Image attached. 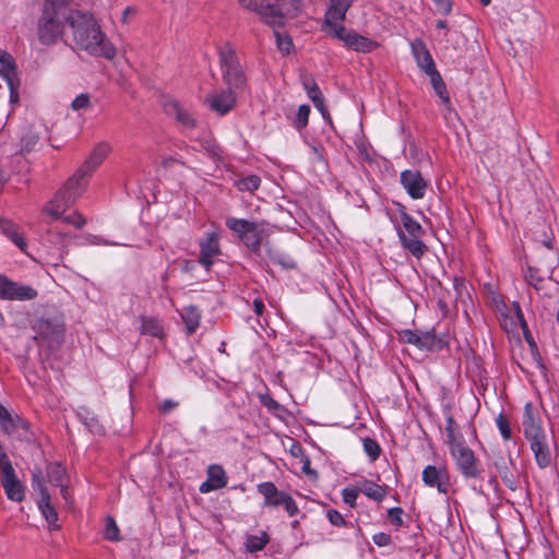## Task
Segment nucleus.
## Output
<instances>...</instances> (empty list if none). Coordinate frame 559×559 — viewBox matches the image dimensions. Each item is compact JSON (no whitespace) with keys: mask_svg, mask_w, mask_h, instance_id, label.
<instances>
[{"mask_svg":"<svg viewBox=\"0 0 559 559\" xmlns=\"http://www.w3.org/2000/svg\"><path fill=\"white\" fill-rule=\"evenodd\" d=\"M423 481L429 487H436L441 493H447L449 490V475L444 467L426 466L423 471Z\"/></svg>","mask_w":559,"mask_h":559,"instance_id":"17","label":"nucleus"},{"mask_svg":"<svg viewBox=\"0 0 559 559\" xmlns=\"http://www.w3.org/2000/svg\"><path fill=\"white\" fill-rule=\"evenodd\" d=\"M513 308H514V312H515V316L518 318V320L520 321L521 325L524 328L526 326V321L524 319V314L521 310V307L519 305V302H514L513 304Z\"/></svg>","mask_w":559,"mask_h":559,"instance_id":"60","label":"nucleus"},{"mask_svg":"<svg viewBox=\"0 0 559 559\" xmlns=\"http://www.w3.org/2000/svg\"><path fill=\"white\" fill-rule=\"evenodd\" d=\"M326 515H328L329 521L333 525H335V526H343V525H345V520H344L343 515L338 511L331 509V510L328 511Z\"/></svg>","mask_w":559,"mask_h":559,"instance_id":"48","label":"nucleus"},{"mask_svg":"<svg viewBox=\"0 0 559 559\" xmlns=\"http://www.w3.org/2000/svg\"><path fill=\"white\" fill-rule=\"evenodd\" d=\"M419 342L417 347L429 348L433 345V336L430 333H419Z\"/></svg>","mask_w":559,"mask_h":559,"instance_id":"52","label":"nucleus"},{"mask_svg":"<svg viewBox=\"0 0 559 559\" xmlns=\"http://www.w3.org/2000/svg\"><path fill=\"white\" fill-rule=\"evenodd\" d=\"M226 225L242 240V242L254 253H259L261 243L266 236L263 224L229 217Z\"/></svg>","mask_w":559,"mask_h":559,"instance_id":"9","label":"nucleus"},{"mask_svg":"<svg viewBox=\"0 0 559 559\" xmlns=\"http://www.w3.org/2000/svg\"><path fill=\"white\" fill-rule=\"evenodd\" d=\"M525 276L531 285H533L535 288H538V283L542 282V278L536 277L532 269L527 270Z\"/></svg>","mask_w":559,"mask_h":559,"instance_id":"57","label":"nucleus"},{"mask_svg":"<svg viewBox=\"0 0 559 559\" xmlns=\"http://www.w3.org/2000/svg\"><path fill=\"white\" fill-rule=\"evenodd\" d=\"M401 183L412 199H423L425 197L428 181L418 170H404L401 173Z\"/></svg>","mask_w":559,"mask_h":559,"instance_id":"15","label":"nucleus"},{"mask_svg":"<svg viewBox=\"0 0 559 559\" xmlns=\"http://www.w3.org/2000/svg\"><path fill=\"white\" fill-rule=\"evenodd\" d=\"M135 14V9L132 8V7H127L123 11V14H122V22L123 23H128V19L130 15H134Z\"/></svg>","mask_w":559,"mask_h":559,"instance_id":"63","label":"nucleus"},{"mask_svg":"<svg viewBox=\"0 0 559 559\" xmlns=\"http://www.w3.org/2000/svg\"><path fill=\"white\" fill-rule=\"evenodd\" d=\"M364 450L371 461H376L381 453L380 445L370 438L364 439Z\"/></svg>","mask_w":559,"mask_h":559,"instance_id":"35","label":"nucleus"},{"mask_svg":"<svg viewBox=\"0 0 559 559\" xmlns=\"http://www.w3.org/2000/svg\"><path fill=\"white\" fill-rule=\"evenodd\" d=\"M282 506L285 508L289 516L296 515L299 511L295 500L289 495H286Z\"/></svg>","mask_w":559,"mask_h":559,"instance_id":"47","label":"nucleus"},{"mask_svg":"<svg viewBox=\"0 0 559 559\" xmlns=\"http://www.w3.org/2000/svg\"><path fill=\"white\" fill-rule=\"evenodd\" d=\"M166 111L168 115H173L176 119L186 128L192 129L195 127V120L191 112L183 108L178 102L170 100L166 105Z\"/></svg>","mask_w":559,"mask_h":559,"instance_id":"22","label":"nucleus"},{"mask_svg":"<svg viewBox=\"0 0 559 559\" xmlns=\"http://www.w3.org/2000/svg\"><path fill=\"white\" fill-rule=\"evenodd\" d=\"M437 10L442 14H449L452 10L451 0H433Z\"/></svg>","mask_w":559,"mask_h":559,"instance_id":"51","label":"nucleus"},{"mask_svg":"<svg viewBox=\"0 0 559 559\" xmlns=\"http://www.w3.org/2000/svg\"><path fill=\"white\" fill-rule=\"evenodd\" d=\"M206 103L212 110L225 115L235 106L236 97L233 91L226 90L207 95Z\"/></svg>","mask_w":559,"mask_h":559,"instance_id":"18","label":"nucleus"},{"mask_svg":"<svg viewBox=\"0 0 559 559\" xmlns=\"http://www.w3.org/2000/svg\"><path fill=\"white\" fill-rule=\"evenodd\" d=\"M219 254V234L216 230H212L206 234L205 239L200 241L199 262L209 271L213 265V259Z\"/></svg>","mask_w":559,"mask_h":559,"instance_id":"16","label":"nucleus"},{"mask_svg":"<svg viewBox=\"0 0 559 559\" xmlns=\"http://www.w3.org/2000/svg\"><path fill=\"white\" fill-rule=\"evenodd\" d=\"M110 151L111 146L108 143H98L79 168L84 169V173L90 176L105 160Z\"/></svg>","mask_w":559,"mask_h":559,"instance_id":"19","label":"nucleus"},{"mask_svg":"<svg viewBox=\"0 0 559 559\" xmlns=\"http://www.w3.org/2000/svg\"><path fill=\"white\" fill-rule=\"evenodd\" d=\"M48 481L55 486L67 484L66 468L59 463H51L47 466Z\"/></svg>","mask_w":559,"mask_h":559,"instance_id":"25","label":"nucleus"},{"mask_svg":"<svg viewBox=\"0 0 559 559\" xmlns=\"http://www.w3.org/2000/svg\"><path fill=\"white\" fill-rule=\"evenodd\" d=\"M412 51L417 66L427 74L436 69L435 61L424 41L417 39L412 43Z\"/></svg>","mask_w":559,"mask_h":559,"instance_id":"21","label":"nucleus"},{"mask_svg":"<svg viewBox=\"0 0 559 559\" xmlns=\"http://www.w3.org/2000/svg\"><path fill=\"white\" fill-rule=\"evenodd\" d=\"M66 23L71 31V47L73 49L108 60L115 58L116 48L102 32L92 14L72 10L67 13Z\"/></svg>","mask_w":559,"mask_h":559,"instance_id":"1","label":"nucleus"},{"mask_svg":"<svg viewBox=\"0 0 559 559\" xmlns=\"http://www.w3.org/2000/svg\"><path fill=\"white\" fill-rule=\"evenodd\" d=\"M401 337L405 343L413 344L415 346H417V343H420L419 332L417 331L405 330L401 333Z\"/></svg>","mask_w":559,"mask_h":559,"instance_id":"46","label":"nucleus"},{"mask_svg":"<svg viewBox=\"0 0 559 559\" xmlns=\"http://www.w3.org/2000/svg\"><path fill=\"white\" fill-rule=\"evenodd\" d=\"M262 403L271 411H276L281 407L280 403L269 395L262 397Z\"/></svg>","mask_w":559,"mask_h":559,"instance_id":"55","label":"nucleus"},{"mask_svg":"<svg viewBox=\"0 0 559 559\" xmlns=\"http://www.w3.org/2000/svg\"><path fill=\"white\" fill-rule=\"evenodd\" d=\"M260 183H261L260 177H258L255 175H250V176H247V177L238 180L236 185L240 191L253 192L257 189H259Z\"/></svg>","mask_w":559,"mask_h":559,"instance_id":"32","label":"nucleus"},{"mask_svg":"<svg viewBox=\"0 0 559 559\" xmlns=\"http://www.w3.org/2000/svg\"><path fill=\"white\" fill-rule=\"evenodd\" d=\"M14 420H15V429H16V432L19 430H23L25 432H27L29 430V423L25 419H23L22 417H20L19 415H15L14 416Z\"/></svg>","mask_w":559,"mask_h":559,"instance_id":"53","label":"nucleus"},{"mask_svg":"<svg viewBox=\"0 0 559 559\" xmlns=\"http://www.w3.org/2000/svg\"><path fill=\"white\" fill-rule=\"evenodd\" d=\"M401 223L402 226L396 229L401 245L419 260L428 250L423 241L425 231L421 225L404 211L401 213Z\"/></svg>","mask_w":559,"mask_h":559,"instance_id":"5","label":"nucleus"},{"mask_svg":"<svg viewBox=\"0 0 559 559\" xmlns=\"http://www.w3.org/2000/svg\"><path fill=\"white\" fill-rule=\"evenodd\" d=\"M270 255L274 262L283 265L285 269H293L296 266V262L289 257L284 258L281 253H274Z\"/></svg>","mask_w":559,"mask_h":559,"instance_id":"45","label":"nucleus"},{"mask_svg":"<svg viewBox=\"0 0 559 559\" xmlns=\"http://www.w3.org/2000/svg\"><path fill=\"white\" fill-rule=\"evenodd\" d=\"M72 0H45V7L60 8L68 5Z\"/></svg>","mask_w":559,"mask_h":559,"instance_id":"58","label":"nucleus"},{"mask_svg":"<svg viewBox=\"0 0 559 559\" xmlns=\"http://www.w3.org/2000/svg\"><path fill=\"white\" fill-rule=\"evenodd\" d=\"M253 308H254V312L258 314V316H261L263 313V310H264V304L261 299L257 298L253 300Z\"/></svg>","mask_w":559,"mask_h":559,"instance_id":"61","label":"nucleus"},{"mask_svg":"<svg viewBox=\"0 0 559 559\" xmlns=\"http://www.w3.org/2000/svg\"><path fill=\"white\" fill-rule=\"evenodd\" d=\"M227 484L225 471L219 465H211L207 469V479L201 484L200 491L203 493L221 489Z\"/></svg>","mask_w":559,"mask_h":559,"instance_id":"20","label":"nucleus"},{"mask_svg":"<svg viewBox=\"0 0 559 559\" xmlns=\"http://www.w3.org/2000/svg\"><path fill=\"white\" fill-rule=\"evenodd\" d=\"M454 424H455V421L452 417H449L447 419V427H445L447 440H445V442L449 447L461 441L460 439H457V437L454 432V429H453Z\"/></svg>","mask_w":559,"mask_h":559,"instance_id":"41","label":"nucleus"},{"mask_svg":"<svg viewBox=\"0 0 559 559\" xmlns=\"http://www.w3.org/2000/svg\"><path fill=\"white\" fill-rule=\"evenodd\" d=\"M359 490L364 495H366L368 498L374 500V501H381L384 499L386 495V490L384 487L370 481V480H364L359 485Z\"/></svg>","mask_w":559,"mask_h":559,"instance_id":"24","label":"nucleus"},{"mask_svg":"<svg viewBox=\"0 0 559 559\" xmlns=\"http://www.w3.org/2000/svg\"><path fill=\"white\" fill-rule=\"evenodd\" d=\"M177 406V403L171 400H166L159 406L160 412L169 413Z\"/></svg>","mask_w":559,"mask_h":559,"instance_id":"59","label":"nucleus"},{"mask_svg":"<svg viewBox=\"0 0 559 559\" xmlns=\"http://www.w3.org/2000/svg\"><path fill=\"white\" fill-rule=\"evenodd\" d=\"M360 492L359 488H345L343 490V500L345 503H347L349 507H355L356 499L358 497V493Z\"/></svg>","mask_w":559,"mask_h":559,"instance_id":"44","label":"nucleus"},{"mask_svg":"<svg viewBox=\"0 0 559 559\" xmlns=\"http://www.w3.org/2000/svg\"><path fill=\"white\" fill-rule=\"evenodd\" d=\"M219 64L223 80L228 90H241L246 86L247 79L236 50L229 43L218 47Z\"/></svg>","mask_w":559,"mask_h":559,"instance_id":"4","label":"nucleus"},{"mask_svg":"<svg viewBox=\"0 0 559 559\" xmlns=\"http://www.w3.org/2000/svg\"><path fill=\"white\" fill-rule=\"evenodd\" d=\"M62 221L67 224L73 225L76 228H82L86 223L85 218L78 212L62 217Z\"/></svg>","mask_w":559,"mask_h":559,"instance_id":"43","label":"nucleus"},{"mask_svg":"<svg viewBox=\"0 0 559 559\" xmlns=\"http://www.w3.org/2000/svg\"><path fill=\"white\" fill-rule=\"evenodd\" d=\"M258 491L264 497V501L272 498L278 491L276 486L271 481H265L258 485Z\"/></svg>","mask_w":559,"mask_h":559,"instance_id":"39","label":"nucleus"},{"mask_svg":"<svg viewBox=\"0 0 559 559\" xmlns=\"http://www.w3.org/2000/svg\"><path fill=\"white\" fill-rule=\"evenodd\" d=\"M309 115H310V107L308 105L299 106L296 119L294 121V126L298 130L305 128L308 124Z\"/></svg>","mask_w":559,"mask_h":559,"instance_id":"34","label":"nucleus"},{"mask_svg":"<svg viewBox=\"0 0 559 559\" xmlns=\"http://www.w3.org/2000/svg\"><path fill=\"white\" fill-rule=\"evenodd\" d=\"M402 509L401 508H391L388 512L389 519L392 523L396 524L397 526H401L403 524L402 521Z\"/></svg>","mask_w":559,"mask_h":559,"instance_id":"50","label":"nucleus"},{"mask_svg":"<svg viewBox=\"0 0 559 559\" xmlns=\"http://www.w3.org/2000/svg\"><path fill=\"white\" fill-rule=\"evenodd\" d=\"M276 37V44L281 51L288 53L293 46V41L289 36H283L278 31L274 32Z\"/></svg>","mask_w":559,"mask_h":559,"instance_id":"40","label":"nucleus"},{"mask_svg":"<svg viewBox=\"0 0 559 559\" xmlns=\"http://www.w3.org/2000/svg\"><path fill=\"white\" fill-rule=\"evenodd\" d=\"M427 75L430 78L431 85L437 93V95L441 98V100L445 104L450 103V96L447 91L445 83L443 82L440 73L437 71V69L432 70L431 72L427 73Z\"/></svg>","mask_w":559,"mask_h":559,"instance_id":"27","label":"nucleus"},{"mask_svg":"<svg viewBox=\"0 0 559 559\" xmlns=\"http://www.w3.org/2000/svg\"><path fill=\"white\" fill-rule=\"evenodd\" d=\"M373 542L379 546H386L390 544L391 537L385 533H379L373 536Z\"/></svg>","mask_w":559,"mask_h":559,"instance_id":"54","label":"nucleus"},{"mask_svg":"<svg viewBox=\"0 0 559 559\" xmlns=\"http://www.w3.org/2000/svg\"><path fill=\"white\" fill-rule=\"evenodd\" d=\"M1 460H3L1 463V480L5 495L10 500L20 502L24 499V486L16 478L14 468L5 453H1Z\"/></svg>","mask_w":559,"mask_h":559,"instance_id":"12","label":"nucleus"},{"mask_svg":"<svg viewBox=\"0 0 559 559\" xmlns=\"http://www.w3.org/2000/svg\"><path fill=\"white\" fill-rule=\"evenodd\" d=\"M450 453L466 478H476L478 476L479 472L474 452L462 440L450 445Z\"/></svg>","mask_w":559,"mask_h":559,"instance_id":"11","label":"nucleus"},{"mask_svg":"<svg viewBox=\"0 0 559 559\" xmlns=\"http://www.w3.org/2000/svg\"><path fill=\"white\" fill-rule=\"evenodd\" d=\"M496 424L498 429L504 440H510L512 437V431L510 427V421L502 413L499 414L496 418Z\"/></svg>","mask_w":559,"mask_h":559,"instance_id":"33","label":"nucleus"},{"mask_svg":"<svg viewBox=\"0 0 559 559\" xmlns=\"http://www.w3.org/2000/svg\"><path fill=\"white\" fill-rule=\"evenodd\" d=\"M88 175L78 168L55 198L46 205L45 212L55 219L62 217L63 212L81 198L87 188Z\"/></svg>","mask_w":559,"mask_h":559,"instance_id":"3","label":"nucleus"},{"mask_svg":"<svg viewBox=\"0 0 559 559\" xmlns=\"http://www.w3.org/2000/svg\"><path fill=\"white\" fill-rule=\"evenodd\" d=\"M496 466L506 485H508L511 489H514L513 475L509 471V467L507 466L506 462L502 461L501 463H496Z\"/></svg>","mask_w":559,"mask_h":559,"instance_id":"38","label":"nucleus"},{"mask_svg":"<svg viewBox=\"0 0 559 559\" xmlns=\"http://www.w3.org/2000/svg\"><path fill=\"white\" fill-rule=\"evenodd\" d=\"M32 329L35 332L34 340L39 346L53 350L63 342L64 323L59 319L37 318L33 321Z\"/></svg>","mask_w":559,"mask_h":559,"instance_id":"7","label":"nucleus"},{"mask_svg":"<svg viewBox=\"0 0 559 559\" xmlns=\"http://www.w3.org/2000/svg\"><path fill=\"white\" fill-rule=\"evenodd\" d=\"M37 290L29 286L9 280L0 275V298L5 300H33L37 297Z\"/></svg>","mask_w":559,"mask_h":559,"instance_id":"13","label":"nucleus"},{"mask_svg":"<svg viewBox=\"0 0 559 559\" xmlns=\"http://www.w3.org/2000/svg\"><path fill=\"white\" fill-rule=\"evenodd\" d=\"M0 229L2 230V233L4 235H7L8 237H10L12 239V241L21 249V250H24L25 247H26V242L24 241V239L17 235L14 230V225L10 222V221H7L4 218H1L0 217Z\"/></svg>","mask_w":559,"mask_h":559,"instance_id":"29","label":"nucleus"},{"mask_svg":"<svg viewBox=\"0 0 559 559\" xmlns=\"http://www.w3.org/2000/svg\"><path fill=\"white\" fill-rule=\"evenodd\" d=\"M39 141L38 131L34 130L32 127L25 129L21 135V153H29L32 152Z\"/></svg>","mask_w":559,"mask_h":559,"instance_id":"26","label":"nucleus"},{"mask_svg":"<svg viewBox=\"0 0 559 559\" xmlns=\"http://www.w3.org/2000/svg\"><path fill=\"white\" fill-rule=\"evenodd\" d=\"M0 427L5 435L16 433L14 416L10 412L0 419Z\"/></svg>","mask_w":559,"mask_h":559,"instance_id":"36","label":"nucleus"},{"mask_svg":"<svg viewBox=\"0 0 559 559\" xmlns=\"http://www.w3.org/2000/svg\"><path fill=\"white\" fill-rule=\"evenodd\" d=\"M0 63L2 64L3 70H0V76L7 82L10 90V100L11 103H16L19 100V85L20 79L16 72V64L13 57L0 49Z\"/></svg>","mask_w":559,"mask_h":559,"instance_id":"14","label":"nucleus"},{"mask_svg":"<svg viewBox=\"0 0 559 559\" xmlns=\"http://www.w3.org/2000/svg\"><path fill=\"white\" fill-rule=\"evenodd\" d=\"M104 537L110 542L120 540V531L112 516L106 518V524L104 528Z\"/></svg>","mask_w":559,"mask_h":559,"instance_id":"31","label":"nucleus"},{"mask_svg":"<svg viewBox=\"0 0 559 559\" xmlns=\"http://www.w3.org/2000/svg\"><path fill=\"white\" fill-rule=\"evenodd\" d=\"M523 429L526 439L531 443V450L534 453L538 466L542 468L549 466L551 463V453L546 443V436L532 415L528 414L524 418Z\"/></svg>","mask_w":559,"mask_h":559,"instance_id":"8","label":"nucleus"},{"mask_svg":"<svg viewBox=\"0 0 559 559\" xmlns=\"http://www.w3.org/2000/svg\"><path fill=\"white\" fill-rule=\"evenodd\" d=\"M59 487H60V493H61L62 498L66 500V502L71 503V496L68 490L67 484H63Z\"/></svg>","mask_w":559,"mask_h":559,"instance_id":"62","label":"nucleus"},{"mask_svg":"<svg viewBox=\"0 0 559 559\" xmlns=\"http://www.w3.org/2000/svg\"><path fill=\"white\" fill-rule=\"evenodd\" d=\"M141 329L142 333L148 334L151 336L162 337L163 335V326L155 318H143Z\"/></svg>","mask_w":559,"mask_h":559,"instance_id":"30","label":"nucleus"},{"mask_svg":"<svg viewBox=\"0 0 559 559\" xmlns=\"http://www.w3.org/2000/svg\"><path fill=\"white\" fill-rule=\"evenodd\" d=\"M286 492L284 491H277L276 495L272 496L269 500L264 501V504L266 507H280L284 502V499L286 497Z\"/></svg>","mask_w":559,"mask_h":559,"instance_id":"49","label":"nucleus"},{"mask_svg":"<svg viewBox=\"0 0 559 559\" xmlns=\"http://www.w3.org/2000/svg\"><path fill=\"white\" fill-rule=\"evenodd\" d=\"M247 9L258 12L273 28L282 27L300 11L298 0H239Z\"/></svg>","mask_w":559,"mask_h":559,"instance_id":"2","label":"nucleus"},{"mask_svg":"<svg viewBox=\"0 0 559 559\" xmlns=\"http://www.w3.org/2000/svg\"><path fill=\"white\" fill-rule=\"evenodd\" d=\"M270 537L267 533L262 532L261 535H247L246 537V549L249 552H257L262 550L265 545L269 543Z\"/></svg>","mask_w":559,"mask_h":559,"instance_id":"28","label":"nucleus"},{"mask_svg":"<svg viewBox=\"0 0 559 559\" xmlns=\"http://www.w3.org/2000/svg\"><path fill=\"white\" fill-rule=\"evenodd\" d=\"M67 14L52 7H44L37 22V36L43 45L56 44L64 33Z\"/></svg>","mask_w":559,"mask_h":559,"instance_id":"6","label":"nucleus"},{"mask_svg":"<svg viewBox=\"0 0 559 559\" xmlns=\"http://www.w3.org/2000/svg\"><path fill=\"white\" fill-rule=\"evenodd\" d=\"M437 27H438V28H442V29H443V28H447V22H445V21H443V20H439V21L437 22Z\"/></svg>","mask_w":559,"mask_h":559,"instance_id":"64","label":"nucleus"},{"mask_svg":"<svg viewBox=\"0 0 559 559\" xmlns=\"http://www.w3.org/2000/svg\"><path fill=\"white\" fill-rule=\"evenodd\" d=\"M181 318L186 324L187 333L192 334L200 324L201 312L195 306H188L183 308Z\"/></svg>","mask_w":559,"mask_h":559,"instance_id":"23","label":"nucleus"},{"mask_svg":"<svg viewBox=\"0 0 559 559\" xmlns=\"http://www.w3.org/2000/svg\"><path fill=\"white\" fill-rule=\"evenodd\" d=\"M90 106V95L86 93L78 95L71 104L73 110L86 109Z\"/></svg>","mask_w":559,"mask_h":559,"instance_id":"42","label":"nucleus"},{"mask_svg":"<svg viewBox=\"0 0 559 559\" xmlns=\"http://www.w3.org/2000/svg\"><path fill=\"white\" fill-rule=\"evenodd\" d=\"M314 107L322 114L323 118L330 120L329 111L324 105V98L313 103Z\"/></svg>","mask_w":559,"mask_h":559,"instance_id":"56","label":"nucleus"},{"mask_svg":"<svg viewBox=\"0 0 559 559\" xmlns=\"http://www.w3.org/2000/svg\"><path fill=\"white\" fill-rule=\"evenodd\" d=\"M32 486L35 491L39 493L38 508L45 518V520L49 524L50 530H59L60 525L57 523L58 521V512L56 508L51 504V497L44 484L43 480V472L40 468H36L33 472Z\"/></svg>","mask_w":559,"mask_h":559,"instance_id":"10","label":"nucleus"},{"mask_svg":"<svg viewBox=\"0 0 559 559\" xmlns=\"http://www.w3.org/2000/svg\"><path fill=\"white\" fill-rule=\"evenodd\" d=\"M304 86L307 90V94L309 98L312 100V103L320 100L323 98V95L316 84V82L311 79L304 81Z\"/></svg>","mask_w":559,"mask_h":559,"instance_id":"37","label":"nucleus"}]
</instances>
